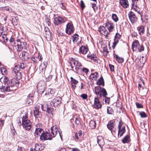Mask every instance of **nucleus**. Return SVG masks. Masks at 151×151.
I'll list each match as a JSON object with an SVG mask.
<instances>
[{
  "mask_svg": "<svg viewBox=\"0 0 151 151\" xmlns=\"http://www.w3.org/2000/svg\"><path fill=\"white\" fill-rule=\"evenodd\" d=\"M87 57L88 58L93 60L95 62H98V60L96 59V55H95L89 54L87 55Z\"/></svg>",
  "mask_w": 151,
  "mask_h": 151,
  "instance_id": "obj_28",
  "label": "nucleus"
},
{
  "mask_svg": "<svg viewBox=\"0 0 151 151\" xmlns=\"http://www.w3.org/2000/svg\"><path fill=\"white\" fill-rule=\"evenodd\" d=\"M41 108L43 111H46L48 113H50L52 115L53 114V109L49 107L48 105L44 104L42 105Z\"/></svg>",
  "mask_w": 151,
  "mask_h": 151,
  "instance_id": "obj_14",
  "label": "nucleus"
},
{
  "mask_svg": "<svg viewBox=\"0 0 151 151\" xmlns=\"http://www.w3.org/2000/svg\"><path fill=\"white\" fill-rule=\"evenodd\" d=\"M78 37V36L77 34H74L73 36V41L74 42H77Z\"/></svg>",
  "mask_w": 151,
  "mask_h": 151,
  "instance_id": "obj_42",
  "label": "nucleus"
},
{
  "mask_svg": "<svg viewBox=\"0 0 151 151\" xmlns=\"http://www.w3.org/2000/svg\"><path fill=\"white\" fill-rule=\"evenodd\" d=\"M0 70L1 72V73L3 75H5L6 74V70L5 68L1 67L0 68Z\"/></svg>",
  "mask_w": 151,
  "mask_h": 151,
  "instance_id": "obj_44",
  "label": "nucleus"
},
{
  "mask_svg": "<svg viewBox=\"0 0 151 151\" xmlns=\"http://www.w3.org/2000/svg\"><path fill=\"white\" fill-rule=\"evenodd\" d=\"M4 123V121L0 119V129L2 128L3 126Z\"/></svg>",
  "mask_w": 151,
  "mask_h": 151,
  "instance_id": "obj_56",
  "label": "nucleus"
},
{
  "mask_svg": "<svg viewBox=\"0 0 151 151\" xmlns=\"http://www.w3.org/2000/svg\"><path fill=\"white\" fill-rule=\"evenodd\" d=\"M38 87L39 88V89H42L40 88V87H42V88L44 89L45 87V82L43 81H40L39 82L37 85Z\"/></svg>",
  "mask_w": 151,
  "mask_h": 151,
  "instance_id": "obj_38",
  "label": "nucleus"
},
{
  "mask_svg": "<svg viewBox=\"0 0 151 151\" xmlns=\"http://www.w3.org/2000/svg\"><path fill=\"white\" fill-rule=\"evenodd\" d=\"M136 104L137 107L138 108H142L143 107V105L137 102Z\"/></svg>",
  "mask_w": 151,
  "mask_h": 151,
  "instance_id": "obj_57",
  "label": "nucleus"
},
{
  "mask_svg": "<svg viewBox=\"0 0 151 151\" xmlns=\"http://www.w3.org/2000/svg\"><path fill=\"white\" fill-rule=\"evenodd\" d=\"M13 24L14 25H16L18 24V20L16 19V18L14 17L12 19V22Z\"/></svg>",
  "mask_w": 151,
  "mask_h": 151,
  "instance_id": "obj_50",
  "label": "nucleus"
},
{
  "mask_svg": "<svg viewBox=\"0 0 151 151\" xmlns=\"http://www.w3.org/2000/svg\"><path fill=\"white\" fill-rule=\"evenodd\" d=\"M137 30H138L139 34L141 35H142L144 32L145 29L144 27L143 26H140L137 27Z\"/></svg>",
  "mask_w": 151,
  "mask_h": 151,
  "instance_id": "obj_34",
  "label": "nucleus"
},
{
  "mask_svg": "<svg viewBox=\"0 0 151 151\" xmlns=\"http://www.w3.org/2000/svg\"><path fill=\"white\" fill-rule=\"evenodd\" d=\"M45 37L47 40L50 41L51 40V32L49 31H45Z\"/></svg>",
  "mask_w": 151,
  "mask_h": 151,
  "instance_id": "obj_32",
  "label": "nucleus"
},
{
  "mask_svg": "<svg viewBox=\"0 0 151 151\" xmlns=\"http://www.w3.org/2000/svg\"><path fill=\"white\" fill-rule=\"evenodd\" d=\"M97 84L99 85H102L103 86H104V79H103L102 77L100 78L99 80L97 82Z\"/></svg>",
  "mask_w": 151,
  "mask_h": 151,
  "instance_id": "obj_36",
  "label": "nucleus"
},
{
  "mask_svg": "<svg viewBox=\"0 0 151 151\" xmlns=\"http://www.w3.org/2000/svg\"><path fill=\"white\" fill-rule=\"evenodd\" d=\"M1 89H3L6 92H13L15 90V88H14L12 86H10L9 85V84L6 86H2V88H1Z\"/></svg>",
  "mask_w": 151,
  "mask_h": 151,
  "instance_id": "obj_19",
  "label": "nucleus"
},
{
  "mask_svg": "<svg viewBox=\"0 0 151 151\" xmlns=\"http://www.w3.org/2000/svg\"><path fill=\"white\" fill-rule=\"evenodd\" d=\"M118 128V136L120 137L122 136L126 131L125 126L123 125V122L121 121L119 122Z\"/></svg>",
  "mask_w": 151,
  "mask_h": 151,
  "instance_id": "obj_6",
  "label": "nucleus"
},
{
  "mask_svg": "<svg viewBox=\"0 0 151 151\" xmlns=\"http://www.w3.org/2000/svg\"><path fill=\"white\" fill-rule=\"evenodd\" d=\"M104 25L100 26L99 28V31L100 32L102 35H104L105 36L107 33V32H108L106 28Z\"/></svg>",
  "mask_w": 151,
  "mask_h": 151,
  "instance_id": "obj_25",
  "label": "nucleus"
},
{
  "mask_svg": "<svg viewBox=\"0 0 151 151\" xmlns=\"http://www.w3.org/2000/svg\"><path fill=\"white\" fill-rule=\"evenodd\" d=\"M41 126V124L40 123L38 124H37L35 125V130H37V129H42L40 128Z\"/></svg>",
  "mask_w": 151,
  "mask_h": 151,
  "instance_id": "obj_58",
  "label": "nucleus"
},
{
  "mask_svg": "<svg viewBox=\"0 0 151 151\" xmlns=\"http://www.w3.org/2000/svg\"><path fill=\"white\" fill-rule=\"evenodd\" d=\"M97 142L99 145L101 147L103 146L104 142L103 137L101 136H98L97 137Z\"/></svg>",
  "mask_w": 151,
  "mask_h": 151,
  "instance_id": "obj_24",
  "label": "nucleus"
},
{
  "mask_svg": "<svg viewBox=\"0 0 151 151\" xmlns=\"http://www.w3.org/2000/svg\"><path fill=\"white\" fill-rule=\"evenodd\" d=\"M22 124L24 128L26 130L29 131L31 128V123L28 119L27 113H25L22 116Z\"/></svg>",
  "mask_w": 151,
  "mask_h": 151,
  "instance_id": "obj_2",
  "label": "nucleus"
},
{
  "mask_svg": "<svg viewBox=\"0 0 151 151\" xmlns=\"http://www.w3.org/2000/svg\"><path fill=\"white\" fill-rule=\"evenodd\" d=\"M66 20V19L60 17L55 18L53 21V23L55 25H59L64 23Z\"/></svg>",
  "mask_w": 151,
  "mask_h": 151,
  "instance_id": "obj_13",
  "label": "nucleus"
},
{
  "mask_svg": "<svg viewBox=\"0 0 151 151\" xmlns=\"http://www.w3.org/2000/svg\"><path fill=\"white\" fill-rule=\"evenodd\" d=\"M103 51L106 52L107 54L108 53L109 51L107 47H104L103 48Z\"/></svg>",
  "mask_w": 151,
  "mask_h": 151,
  "instance_id": "obj_60",
  "label": "nucleus"
},
{
  "mask_svg": "<svg viewBox=\"0 0 151 151\" xmlns=\"http://www.w3.org/2000/svg\"><path fill=\"white\" fill-rule=\"evenodd\" d=\"M23 134L22 135V136H23L25 138H27V135L26 133H24L23 132Z\"/></svg>",
  "mask_w": 151,
  "mask_h": 151,
  "instance_id": "obj_63",
  "label": "nucleus"
},
{
  "mask_svg": "<svg viewBox=\"0 0 151 151\" xmlns=\"http://www.w3.org/2000/svg\"><path fill=\"white\" fill-rule=\"evenodd\" d=\"M45 21L49 26H50L51 25L50 20L47 17L45 19Z\"/></svg>",
  "mask_w": 151,
  "mask_h": 151,
  "instance_id": "obj_49",
  "label": "nucleus"
},
{
  "mask_svg": "<svg viewBox=\"0 0 151 151\" xmlns=\"http://www.w3.org/2000/svg\"><path fill=\"white\" fill-rule=\"evenodd\" d=\"M130 141L129 136L127 135L125 136L122 139V142L124 143H127Z\"/></svg>",
  "mask_w": 151,
  "mask_h": 151,
  "instance_id": "obj_35",
  "label": "nucleus"
},
{
  "mask_svg": "<svg viewBox=\"0 0 151 151\" xmlns=\"http://www.w3.org/2000/svg\"><path fill=\"white\" fill-rule=\"evenodd\" d=\"M112 18L113 20L115 22H117L119 20V18L117 16V15L114 14H112Z\"/></svg>",
  "mask_w": 151,
  "mask_h": 151,
  "instance_id": "obj_40",
  "label": "nucleus"
},
{
  "mask_svg": "<svg viewBox=\"0 0 151 151\" xmlns=\"http://www.w3.org/2000/svg\"><path fill=\"white\" fill-rule=\"evenodd\" d=\"M116 60L120 63H122L124 61L123 58H122L119 57Z\"/></svg>",
  "mask_w": 151,
  "mask_h": 151,
  "instance_id": "obj_53",
  "label": "nucleus"
},
{
  "mask_svg": "<svg viewBox=\"0 0 151 151\" xmlns=\"http://www.w3.org/2000/svg\"><path fill=\"white\" fill-rule=\"evenodd\" d=\"M107 113L108 114H112L114 113V110L111 107H108L107 109Z\"/></svg>",
  "mask_w": 151,
  "mask_h": 151,
  "instance_id": "obj_41",
  "label": "nucleus"
},
{
  "mask_svg": "<svg viewBox=\"0 0 151 151\" xmlns=\"http://www.w3.org/2000/svg\"><path fill=\"white\" fill-rule=\"evenodd\" d=\"M119 3L124 8H127L129 6L128 0H119Z\"/></svg>",
  "mask_w": 151,
  "mask_h": 151,
  "instance_id": "obj_23",
  "label": "nucleus"
},
{
  "mask_svg": "<svg viewBox=\"0 0 151 151\" xmlns=\"http://www.w3.org/2000/svg\"><path fill=\"white\" fill-rule=\"evenodd\" d=\"M121 37V35L119 34L118 33H116L115 36L114 42L113 43V47H115L118 43L119 42V40L120 38Z\"/></svg>",
  "mask_w": 151,
  "mask_h": 151,
  "instance_id": "obj_22",
  "label": "nucleus"
},
{
  "mask_svg": "<svg viewBox=\"0 0 151 151\" xmlns=\"http://www.w3.org/2000/svg\"><path fill=\"white\" fill-rule=\"evenodd\" d=\"M99 99V98L98 97H95L94 99V102L93 104L94 107L97 109L101 108L102 106Z\"/></svg>",
  "mask_w": 151,
  "mask_h": 151,
  "instance_id": "obj_15",
  "label": "nucleus"
},
{
  "mask_svg": "<svg viewBox=\"0 0 151 151\" xmlns=\"http://www.w3.org/2000/svg\"><path fill=\"white\" fill-rule=\"evenodd\" d=\"M98 73L97 72H95L94 73H91L90 76L91 78L93 80H96L97 79Z\"/></svg>",
  "mask_w": 151,
  "mask_h": 151,
  "instance_id": "obj_37",
  "label": "nucleus"
},
{
  "mask_svg": "<svg viewBox=\"0 0 151 151\" xmlns=\"http://www.w3.org/2000/svg\"><path fill=\"white\" fill-rule=\"evenodd\" d=\"M104 97L105 98V103L107 104H109L110 100V98L106 97V96Z\"/></svg>",
  "mask_w": 151,
  "mask_h": 151,
  "instance_id": "obj_55",
  "label": "nucleus"
},
{
  "mask_svg": "<svg viewBox=\"0 0 151 151\" xmlns=\"http://www.w3.org/2000/svg\"><path fill=\"white\" fill-rule=\"evenodd\" d=\"M81 67L82 65H81V63L79 62H78L77 64V65L75 68V69H76L77 71H78L80 69V68Z\"/></svg>",
  "mask_w": 151,
  "mask_h": 151,
  "instance_id": "obj_48",
  "label": "nucleus"
},
{
  "mask_svg": "<svg viewBox=\"0 0 151 151\" xmlns=\"http://www.w3.org/2000/svg\"><path fill=\"white\" fill-rule=\"evenodd\" d=\"M17 51H21L23 49H27V44L26 42H20L17 45Z\"/></svg>",
  "mask_w": 151,
  "mask_h": 151,
  "instance_id": "obj_17",
  "label": "nucleus"
},
{
  "mask_svg": "<svg viewBox=\"0 0 151 151\" xmlns=\"http://www.w3.org/2000/svg\"><path fill=\"white\" fill-rule=\"evenodd\" d=\"M70 81L72 85L73 86H76L75 85L77 84L78 82V81L75 79L72 80H71Z\"/></svg>",
  "mask_w": 151,
  "mask_h": 151,
  "instance_id": "obj_45",
  "label": "nucleus"
},
{
  "mask_svg": "<svg viewBox=\"0 0 151 151\" xmlns=\"http://www.w3.org/2000/svg\"><path fill=\"white\" fill-rule=\"evenodd\" d=\"M95 92L97 96V97L99 98L101 97L102 96L104 97H105L107 95V93L104 88H102L99 86H97L95 87Z\"/></svg>",
  "mask_w": 151,
  "mask_h": 151,
  "instance_id": "obj_3",
  "label": "nucleus"
},
{
  "mask_svg": "<svg viewBox=\"0 0 151 151\" xmlns=\"http://www.w3.org/2000/svg\"><path fill=\"white\" fill-rule=\"evenodd\" d=\"M74 31V29L73 24L71 22H69L66 25V32L67 34L70 35L73 33Z\"/></svg>",
  "mask_w": 151,
  "mask_h": 151,
  "instance_id": "obj_10",
  "label": "nucleus"
},
{
  "mask_svg": "<svg viewBox=\"0 0 151 151\" xmlns=\"http://www.w3.org/2000/svg\"><path fill=\"white\" fill-rule=\"evenodd\" d=\"M78 62V61L75 60L73 59H72L71 61L69 63L70 65L71 66V68L73 69V67L72 66V63H73L76 68L77 65V64Z\"/></svg>",
  "mask_w": 151,
  "mask_h": 151,
  "instance_id": "obj_33",
  "label": "nucleus"
},
{
  "mask_svg": "<svg viewBox=\"0 0 151 151\" xmlns=\"http://www.w3.org/2000/svg\"><path fill=\"white\" fill-rule=\"evenodd\" d=\"M81 6L82 9H83L85 6L84 4L83 1H81Z\"/></svg>",
  "mask_w": 151,
  "mask_h": 151,
  "instance_id": "obj_62",
  "label": "nucleus"
},
{
  "mask_svg": "<svg viewBox=\"0 0 151 151\" xmlns=\"http://www.w3.org/2000/svg\"><path fill=\"white\" fill-rule=\"evenodd\" d=\"M132 48L133 51L141 52L144 50V47L142 44H140L137 40H135L132 45Z\"/></svg>",
  "mask_w": 151,
  "mask_h": 151,
  "instance_id": "obj_4",
  "label": "nucleus"
},
{
  "mask_svg": "<svg viewBox=\"0 0 151 151\" xmlns=\"http://www.w3.org/2000/svg\"><path fill=\"white\" fill-rule=\"evenodd\" d=\"M82 71L87 74L89 70L87 68H84L82 69Z\"/></svg>",
  "mask_w": 151,
  "mask_h": 151,
  "instance_id": "obj_61",
  "label": "nucleus"
},
{
  "mask_svg": "<svg viewBox=\"0 0 151 151\" xmlns=\"http://www.w3.org/2000/svg\"><path fill=\"white\" fill-rule=\"evenodd\" d=\"M80 119L79 118H75V123L77 125H79L81 124L80 123Z\"/></svg>",
  "mask_w": 151,
  "mask_h": 151,
  "instance_id": "obj_47",
  "label": "nucleus"
},
{
  "mask_svg": "<svg viewBox=\"0 0 151 151\" xmlns=\"http://www.w3.org/2000/svg\"><path fill=\"white\" fill-rule=\"evenodd\" d=\"M89 126L92 128L93 129L95 127L96 124L95 122L93 120H91L89 122Z\"/></svg>",
  "mask_w": 151,
  "mask_h": 151,
  "instance_id": "obj_39",
  "label": "nucleus"
},
{
  "mask_svg": "<svg viewBox=\"0 0 151 151\" xmlns=\"http://www.w3.org/2000/svg\"><path fill=\"white\" fill-rule=\"evenodd\" d=\"M13 73L16 75L17 79H19L22 78L21 72L20 71L18 67L15 66L13 70Z\"/></svg>",
  "mask_w": 151,
  "mask_h": 151,
  "instance_id": "obj_11",
  "label": "nucleus"
},
{
  "mask_svg": "<svg viewBox=\"0 0 151 151\" xmlns=\"http://www.w3.org/2000/svg\"><path fill=\"white\" fill-rule=\"evenodd\" d=\"M41 55L39 53L36 54L34 57L32 56L31 58V60L35 63H37L38 61H41L42 59Z\"/></svg>",
  "mask_w": 151,
  "mask_h": 151,
  "instance_id": "obj_18",
  "label": "nucleus"
},
{
  "mask_svg": "<svg viewBox=\"0 0 151 151\" xmlns=\"http://www.w3.org/2000/svg\"><path fill=\"white\" fill-rule=\"evenodd\" d=\"M54 93V90L51 88H48L45 94L46 95H47L49 98H52L53 96Z\"/></svg>",
  "mask_w": 151,
  "mask_h": 151,
  "instance_id": "obj_21",
  "label": "nucleus"
},
{
  "mask_svg": "<svg viewBox=\"0 0 151 151\" xmlns=\"http://www.w3.org/2000/svg\"><path fill=\"white\" fill-rule=\"evenodd\" d=\"M52 137L51 134H50L47 132H44V133H42V134L40 135V139L43 140H51L52 138Z\"/></svg>",
  "mask_w": 151,
  "mask_h": 151,
  "instance_id": "obj_9",
  "label": "nucleus"
},
{
  "mask_svg": "<svg viewBox=\"0 0 151 151\" xmlns=\"http://www.w3.org/2000/svg\"><path fill=\"white\" fill-rule=\"evenodd\" d=\"M137 113H139V114L142 118H144L146 117V115L144 112H139L138 111Z\"/></svg>",
  "mask_w": 151,
  "mask_h": 151,
  "instance_id": "obj_46",
  "label": "nucleus"
},
{
  "mask_svg": "<svg viewBox=\"0 0 151 151\" xmlns=\"http://www.w3.org/2000/svg\"><path fill=\"white\" fill-rule=\"evenodd\" d=\"M92 7L94 11L95 12L97 10V7L96 6V4L95 3L91 4Z\"/></svg>",
  "mask_w": 151,
  "mask_h": 151,
  "instance_id": "obj_52",
  "label": "nucleus"
},
{
  "mask_svg": "<svg viewBox=\"0 0 151 151\" xmlns=\"http://www.w3.org/2000/svg\"><path fill=\"white\" fill-rule=\"evenodd\" d=\"M26 64L24 63H21L19 65H18L17 66L18 67V68H19H19L22 69H24L25 67V66Z\"/></svg>",
  "mask_w": 151,
  "mask_h": 151,
  "instance_id": "obj_43",
  "label": "nucleus"
},
{
  "mask_svg": "<svg viewBox=\"0 0 151 151\" xmlns=\"http://www.w3.org/2000/svg\"><path fill=\"white\" fill-rule=\"evenodd\" d=\"M61 98L60 97H57L51 101V104L54 107L57 106L61 103Z\"/></svg>",
  "mask_w": 151,
  "mask_h": 151,
  "instance_id": "obj_16",
  "label": "nucleus"
},
{
  "mask_svg": "<svg viewBox=\"0 0 151 151\" xmlns=\"http://www.w3.org/2000/svg\"><path fill=\"white\" fill-rule=\"evenodd\" d=\"M109 66L111 71H114V66L113 65L109 64Z\"/></svg>",
  "mask_w": 151,
  "mask_h": 151,
  "instance_id": "obj_59",
  "label": "nucleus"
},
{
  "mask_svg": "<svg viewBox=\"0 0 151 151\" xmlns=\"http://www.w3.org/2000/svg\"><path fill=\"white\" fill-rule=\"evenodd\" d=\"M1 82L5 85H7L9 84V79L6 76L2 77L0 79Z\"/></svg>",
  "mask_w": 151,
  "mask_h": 151,
  "instance_id": "obj_30",
  "label": "nucleus"
},
{
  "mask_svg": "<svg viewBox=\"0 0 151 151\" xmlns=\"http://www.w3.org/2000/svg\"><path fill=\"white\" fill-rule=\"evenodd\" d=\"M47 63L46 62H44L43 63H42L39 66V70H40V73L44 72V74L45 77L46 78V81H49L53 77L54 78V80H53V82H55L56 81L57 78V76H53L52 75H49L46 72H45V69L47 67Z\"/></svg>",
  "mask_w": 151,
  "mask_h": 151,
  "instance_id": "obj_1",
  "label": "nucleus"
},
{
  "mask_svg": "<svg viewBox=\"0 0 151 151\" xmlns=\"http://www.w3.org/2000/svg\"><path fill=\"white\" fill-rule=\"evenodd\" d=\"M44 148V144H42L40 143H37L35 144V150H41L43 149Z\"/></svg>",
  "mask_w": 151,
  "mask_h": 151,
  "instance_id": "obj_27",
  "label": "nucleus"
},
{
  "mask_svg": "<svg viewBox=\"0 0 151 151\" xmlns=\"http://www.w3.org/2000/svg\"><path fill=\"white\" fill-rule=\"evenodd\" d=\"M80 96L83 99H87L88 95L86 94L83 93L81 94Z\"/></svg>",
  "mask_w": 151,
  "mask_h": 151,
  "instance_id": "obj_51",
  "label": "nucleus"
},
{
  "mask_svg": "<svg viewBox=\"0 0 151 151\" xmlns=\"http://www.w3.org/2000/svg\"><path fill=\"white\" fill-rule=\"evenodd\" d=\"M88 50V47L84 46H82L79 48V52L83 54H86Z\"/></svg>",
  "mask_w": 151,
  "mask_h": 151,
  "instance_id": "obj_26",
  "label": "nucleus"
},
{
  "mask_svg": "<svg viewBox=\"0 0 151 151\" xmlns=\"http://www.w3.org/2000/svg\"><path fill=\"white\" fill-rule=\"evenodd\" d=\"M59 128L58 126L56 125L50 128V132L52 134V138L56 136V135L58 134L61 138V136L60 131L58 130Z\"/></svg>",
  "mask_w": 151,
  "mask_h": 151,
  "instance_id": "obj_8",
  "label": "nucleus"
},
{
  "mask_svg": "<svg viewBox=\"0 0 151 151\" xmlns=\"http://www.w3.org/2000/svg\"><path fill=\"white\" fill-rule=\"evenodd\" d=\"M115 124V122L112 120L109 122L107 125V128L111 131L112 134L113 135L115 134L117 132V130L116 131V129L114 127Z\"/></svg>",
  "mask_w": 151,
  "mask_h": 151,
  "instance_id": "obj_7",
  "label": "nucleus"
},
{
  "mask_svg": "<svg viewBox=\"0 0 151 151\" xmlns=\"http://www.w3.org/2000/svg\"><path fill=\"white\" fill-rule=\"evenodd\" d=\"M107 29L108 30V32H107L105 37L106 39H108L109 37V35L111 32H112L114 28V25L112 23L107 21L104 24Z\"/></svg>",
  "mask_w": 151,
  "mask_h": 151,
  "instance_id": "obj_5",
  "label": "nucleus"
},
{
  "mask_svg": "<svg viewBox=\"0 0 151 151\" xmlns=\"http://www.w3.org/2000/svg\"><path fill=\"white\" fill-rule=\"evenodd\" d=\"M9 42L12 45H14L15 44V42L14 39L11 37L9 40Z\"/></svg>",
  "mask_w": 151,
  "mask_h": 151,
  "instance_id": "obj_54",
  "label": "nucleus"
},
{
  "mask_svg": "<svg viewBox=\"0 0 151 151\" xmlns=\"http://www.w3.org/2000/svg\"><path fill=\"white\" fill-rule=\"evenodd\" d=\"M72 151H80V150L76 148H72Z\"/></svg>",
  "mask_w": 151,
  "mask_h": 151,
  "instance_id": "obj_64",
  "label": "nucleus"
},
{
  "mask_svg": "<svg viewBox=\"0 0 151 151\" xmlns=\"http://www.w3.org/2000/svg\"><path fill=\"white\" fill-rule=\"evenodd\" d=\"M18 80L14 78L12 79L9 82V85L12 86L14 88H15V86H17L19 83Z\"/></svg>",
  "mask_w": 151,
  "mask_h": 151,
  "instance_id": "obj_20",
  "label": "nucleus"
},
{
  "mask_svg": "<svg viewBox=\"0 0 151 151\" xmlns=\"http://www.w3.org/2000/svg\"><path fill=\"white\" fill-rule=\"evenodd\" d=\"M128 15L130 20L132 23H134L137 21V17L133 12L130 11Z\"/></svg>",
  "mask_w": 151,
  "mask_h": 151,
  "instance_id": "obj_12",
  "label": "nucleus"
},
{
  "mask_svg": "<svg viewBox=\"0 0 151 151\" xmlns=\"http://www.w3.org/2000/svg\"><path fill=\"white\" fill-rule=\"evenodd\" d=\"M44 130L42 129H37L35 130L34 134L36 137H38L39 136H40L42 134V133H44Z\"/></svg>",
  "mask_w": 151,
  "mask_h": 151,
  "instance_id": "obj_29",
  "label": "nucleus"
},
{
  "mask_svg": "<svg viewBox=\"0 0 151 151\" xmlns=\"http://www.w3.org/2000/svg\"><path fill=\"white\" fill-rule=\"evenodd\" d=\"M36 109L34 111V115L35 117H39L40 118L41 115L40 114V112L39 111V109L35 107Z\"/></svg>",
  "mask_w": 151,
  "mask_h": 151,
  "instance_id": "obj_31",
  "label": "nucleus"
}]
</instances>
